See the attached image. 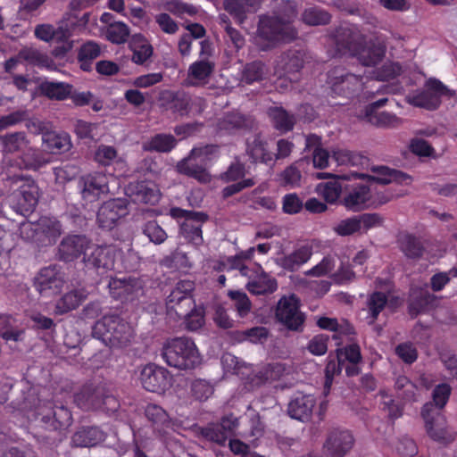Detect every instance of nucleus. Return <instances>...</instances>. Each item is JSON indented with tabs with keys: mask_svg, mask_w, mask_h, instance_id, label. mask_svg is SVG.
<instances>
[{
	"mask_svg": "<svg viewBox=\"0 0 457 457\" xmlns=\"http://www.w3.org/2000/svg\"><path fill=\"white\" fill-rule=\"evenodd\" d=\"M373 170L377 172V176L356 174L358 179L367 178L368 183L355 182L345 187L340 204L347 211L358 212L376 209L391 201L393 195L387 191H378L373 187V183L386 185L395 182L409 185L412 181L407 173L386 166L378 167Z\"/></svg>",
	"mask_w": 457,
	"mask_h": 457,
	"instance_id": "obj_1",
	"label": "nucleus"
},
{
	"mask_svg": "<svg viewBox=\"0 0 457 457\" xmlns=\"http://www.w3.org/2000/svg\"><path fill=\"white\" fill-rule=\"evenodd\" d=\"M161 356L168 366L179 370H194L202 361L194 340L187 337L166 340L162 345Z\"/></svg>",
	"mask_w": 457,
	"mask_h": 457,
	"instance_id": "obj_2",
	"label": "nucleus"
},
{
	"mask_svg": "<svg viewBox=\"0 0 457 457\" xmlns=\"http://www.w3.org/2000/svg\"><path fill=\"white\" fill-rule=\"evenodd\" d=\"M93 337L111 348L127 346L134 337L132 326L117 314L104 315L92 327Z\"/></svg>",
	"mask_w": 457,
	"mask_h": 457,
	"instance_id": "obj_3",
	"label": "nucleus"
},
{
	"mask_svg": "<svg viewBox=\"0 0 457 457\" xmlns=\"http://www.w3.org/2000/svg\"><path fill=\"white\" fill-rule=\"evenodd\" d=\"M8 197L13 209L23 216L32 213L37 205L39 189L30 176L13 175L8 177Z\"/></svg>",
	"mask_w": 457,
	"mask_h": 457,
	"instance_id": "obj_4",
	"label": "nucleus"
},
{
	"mask_svg": "<svg viewBox=\"0 0 457 457\" xmlns=\"http://www.w3.org/2000/svg\"><path fill=\"white\" fill-rule=\"evenodd\" d=\"M74 403L82 411H102L112 414L120 408L119 400L102 385H84L74 395Z\"/></svg>",
	"mask_w": 457,
	"mask_h": 457,
	"instance_id": "obj_5",
	"label": "nucleus"
},
{
	"mask_svg": "<svg viewBox=\"0 0 457 457\" xmlns=\"http://www.w3.org/2000/svg\"><path fill=\"white\" fill-rule=\"evenodd\" d=\"M88 19V12L83 13L80 17L76 14L67 13L57 28L51 24H39L36 26L35 36L45 42L62 40L83 31L86 29Z\"/></svg>",
	"mask_w": 457,
	"mask_h": 457,
	"instance_id": "obj_6",
	"label": "nucleus"
},
{
	"mask_svg": "<svg viewBox=\"0 0 457 457\" xmlns=\"http://www.w3.org/2000/svg\"><path fill=\"white\" fill-rule=\"evenodd\" d=\"M35 416L36 420L50 431L66 429L73 420L71 410L63 403L54 400H40Z\"/></svg>",
	"mask_w": 457,
	"mask_h": 457,
	"instance_id": "obj_7",
	"label": "nucleus"
},
{
	"mask_svg": "<svg viewBox=\"0 0 457 457\" xmlns=\"http://www.w3.org/2000/svg\"><path fill=\"white\" fill-rule=\"evenodd\" d=\"M163 106L171 113L180 117L200 115L206 108V102L204 98L192 97L188 93L179 91H167L162 96Z\"/></svg>",
	"mask_w": 457,
	"mask_h": 457,
	"instance_id": "obj_8",
	"label": "nucleus"
},
{
	"mask_svg": "<svg viewBox=\"0 0 457 457\" xmlns=\"http://www.w3.org/2000/svg\"><path fill=\"white\" fill-rule=\"evenodd\" d=\"M257 37L262 49L273 48L278 43L290 37L288 25L278 16L263 15L260 17Z\"/></svg>",
	"mask_w": 457,
	"mask_h": 457,
	"instance_id": "obj_9",
	"label": "nucleus"
},
{
	"mask_svg": "<svg viewBox=\"0 0 457 457\" xmlns=\"http://www.w3.org/2000/svg\"><path fill=\"white\" fill-rule=\"evenodd\" d=\"M121 251L113 245H96L83 257L85 268L94 270L98 275L116 270V261Z\"/></svg>",
	"mask_w": 457,
	"mask_h": 457,
	"instance_id": "obj_10",
	"label": "nucleus"
},
{
	"mask_svg": "<svg viewBox=\"0 0 457 457\" xmlns=\"http://www.w3.org/2000/svg\"><path fill=\"white\" fill-rule=\"evenodd\" d=\"M454 95V90L449 89L442 81L436 78H429L425 83L424 89L412 96L411 104L434 111L440 106L442 96L453 97Z\"/></svg>",
	"mask_w": 457,
	"mask_h": 457,
	"instance_id": "obj_11",
	"label": "nucleus"
},
{
	"mask_svg": "<svg viewBox=\"0 0 457 457\" xmlns=\"http://www.w3.org/2000/svg\"><path fill=\"white\" fill-rule=\"evenodd\" d=\"M431 405L428 404L421 410V417L425 422V428L428 436L435 442L447 445L456 438V432L447 424L444 413H429Z\"/></svg>",
	"mask_w": 457,
	"mask_h": 457,
	"instance_id": "obj_12",
	"label": "nucleus"
},
{
	"mask_svg": "<svg viewBox=\"0 0 457 457\" xmlns=\"http://www.w3.org/2000/svg\"><path fill=\"white\" fill-rule=\"evenodd\" d=\"M195 282L190 279L179 280L166 298V307L170 314H185L195 307L193 292Z\"/></svg>",
	"mask_w": 457,
	"mask_h": 457,
	"instance_id": "obj_13",
	"label": "nucleus"
},
{
	"mask_svg": "<svg viewBox=\"0 0 457 457\" xmlns=\"http://www.w3.org/2000/svg\"><path fill=\"white\" fill-rule=\"evenodd\" d=\"M275 315L281 324L292 331L302 330L305 320L304 314L300 311L299 299L295 295L283 296L278 301Z\"/></svg>",
	"mask_w": 457,
	"mask_h": 457,
	"instance_id": "obj_14",
	"label": "nucleus"
},
{
	"mask_svg": "<svg viewBox=\"0 0 457 457\" xmlns=\"http://www.w3.org/2000/svg\"><path fill=\"white\" fill-rule=\"evenodd\" d=\"M64 285L62 268L50 264L39 270L33 279V287L42 296L49 297L58 294Z\"/></svg>",
	"mask_w": 457,
	"mask_h": 457,
	"instance_id": "obj_15",
	"label": "nucleus"
},
{
	"mask_svg": "<svg viewBox=\"0 0 457 457\" xmlns=\"http://www.w3.org/2000/svg\"><path fill=\"white\" fill-rule=\"evenodd\" d=\"M172 376L170 371L155 363L145 364L139 376L143 388L148 392L162 394L171 384Z\"/></svg>",
	"mask_w": 457,
	"mask_h": 457,
	"instance_id": "obj_16",
	"label": "nucleus"
},
{
	"mask_svg": "<svg viewBox=\"0 0 457 457\" xmlns=\"http://www.w3.org/2000/svg\"><path fill=\"white\" fill-rule=\"evenodd\" d=\"M79 187L84 201L96 202L109 193V177L99 171L86 174L79 179Z\"/></svg>",
	"mask_w": 457,
	"mask_h": 457,
	"instance_id": "obj_17",
	"label": "nucleus"
},
{
	"mask_svg": "<svg viewBox=\"0 0 457 457\" xmlns=\"http://www.w3.org/2000/svg\"><path fill=\"white\" fill-rule=\"evenodd\" d=\"M331 91L337 96L350 98L361 87V77L346 72L343 68H335L328 73Z\"/></svg>",
	"mask_w": 457,
	"mask_h": 457,
	"instance_id": "obj_18",
	"label": "nucleus"
},
{
	"mask_svg": "<svg viewBox=\"0 0 457 457\" xmlns=\"http://www.w3.org/2000/svg\"><path fill=\"white\" fill-rule=\"evenodd\" d=\"M145 416L151 423L154 434L159 439L165 441L177 426L167 411L160 405L149 403L145 408Z\"/></svg>",
	"mask_w": 457,
	"mask_h": 457,
	"instance_id": "obj_19",
	"label": "nucleus"
},
{
	"mask_svg": "<svg viewBox=\"0 0 457 457\" xmlns=\"http://www.w3.org/2000/svg\"><path fill=\"white\" fill-rule=\"evenodd\" d=\"M354 438L348 430L334 429L329 432L323 451L327 457H344L353 446Z\"/></svg>",
	"mask_w": 457,
	"mask_h": 457,
	"instance_id": "obj_20",
	"label": "nucleus"
},
{
	"mask_svg": "<svg viewBox=\"0 0 457 457\" xmlns=\"http://www.w3.org/2000/svg\"><path fill=\"white\" fill-rule=\"evenodd\" d=\"M438 303L437 297L422 287H411L408 298V313L413 319L419 314L429 312Z\"/></svg>",
	"mask_w": 457,
	"mask_h": 457,
	"instance_id": "obj_21",
	"label": "nucleus"
},
{
	"mask_svg": "<svg viewBox=\"0 0 457 457\" xmlns=\"http://www.w3.org/2000/svg\"><path fill=\"white\" fill-rule=\"evenodd\" d=\"M90 240L84 235H68L64 237L59 246L58 255L60 260L69 262L79 258L82 254H87Z\"/></svg>",
	"mask_w": 457,
	"mask_h": 457,
	"instance_id": "obj_22",
	"label": "nucleus"
},
{
	"mask_svg": "<svg viewBox=\"0 0 457 457\" xmlns=\"http://www.w3.org/2000/svg\"><path fill=\"white\" fill-rule=\"evenodd\" d=\"M128 213L127 204L120 198L111 199L104 202L97 212L99 227L112 229L116 222Z\"/></svg>",
	"mask_w": 457,
	"mask_h": 457,
	"instance_id": "obj_23",
	"label": "nucleus"
},
{
	"mask_svg": "<svg viewBox=\"0 0 457 457\" xmlns=\"http://www.w3.org/2000/svg\"><path fill=\"white\" fill-rule=\"evenodd\" d=\"M363 37L364 36L355 29L339 27L336 29L334 35L337 54L353 56L360 44L363 41Z\"/></svg>",
	"mask_w": 457,
	"mask_h": 457,
	"instance_id": "obj_24",
	"label": "nucleus"
},
{
	"mask_svg": "<svg viewBox=\"0 0 457 457\" xmlns=\"http://www.w3.org/2000/svg\"><path fill=\"white\" fill-rule=\"evenodd\" d=\"M126 195L134 202L154 205L160 200L157 186L149 180L130 182L125 189Z\"/></svg>",
	"mask_w": 457,
	"mask_h": 457,
	"instance_id": "obj_25",
	"label": "nucleus"
},
{
	"mask_svg": "<svg viewBox=\"0 0 457 457\" xmlns=\"http://www.w3.org/2000/svg\"><path fill=\"white\" fill-rule=\"evenodd\" d=\"M108 288L113 299L123 303L135 300L142 290L138 280L130 277L123 278L112 277L108 282Z\"/></svg>",
	"mask_w": 457,
	"mask_h": 457,
	"instance_id": "obj_26",
	"label": "nucleus"
},
{
	"mask_svg": "<svg viewBox=\"0 0 457 457\" xmlns=\"http://www.w3.org/2000/svg\"><path fill=\"white\" fill-rule=\"evenodd\" d=\"M36 239L43 245H51L56 243L62 233V223L54 217H41L33 228Z\"/></svg>",
	"mask_w": 457,
	"mask_h": 457,
	"instance_id": "obj_27",
	"label": "nucleus"
},
{
	"mask_svg": "<svg viewBox=\"0 0 457 457\" xmlns=\"http://www.w3.org/2000/svg\"><path fill=\"white\" fill-rule=\"evenodd\" d=\"M386 46L377 40L366 41L365 37L353 57H356L363 66H375L385 57Z\"/></svg>",
	"mask_w": 457,
	"mask_h": 457,
	"instance_id": "obj_28",
	"label": "nucleus"
},
{
	"mask_svg": "<svg viewBox=\"0 0 457 457\" xmlns=\"http://www.w3.org/2000/svg\"><path fill=\"white\" fill-rule=\"evenodd\" d=\"M304 53L302 50L290 49L283 53L278 62V67L284 76L288 77L290 82H297L300 79V71L303 68Z\"/></svg>",
	"mask_w": 457,
	"mask_h": 457,
	"instance_id": "obj_29",
	"label": "nucleus"
},
{
	"mask_svg": "<svg viewBox=\"0 0 457 457\" xmlns=\"http://www.w3.org/2000/svg\"><path fill=\"white\" fill-rule=\"evenodd\" d=\"M246 153L254 163L271 165L275 162L274 154L268 149L267 142L259 134L247 138Z\"/></svg>",
	"mask_w": 457,
	"mask_h": 457,
	"instance_id": "obj_30",
	"label": "nucleus"
},
{
	"mask_svg": "<svg viewBox=\"0 0 457 457\" xmlns=\"http://www.w3.org/2000/svg\"><path fill=\"white\" fill-rule=\"evenodd\" d=\"M316 401L312 395H295L288 403V415L297 420L306 421L312 413Z\"/></svg>",
	"mask_w": 457,
	"mask_h": 457,
	"instance_id": "obj_31",
	"label": "nucleus"
},
{
	"mask_svg": "<svg viewBox=\"0 0 457 457\" xmlns=\"http://www.w3.org/2000/svg\"><path fill=\"white\" fill-rule=\"evenodd\" d=\"M312 255V246L305 245H302L292 253L281 257L278 264L279 267L287 271L294 272L296 271L302 265L306 263Z\"/></svg>",
	"mask_w": 457,
	"mask_h": 457,
	"instance_id": "obj_32",
	"label": "nucleus"
},
{
	"mask_svg": "<svg viewBox=\"0 0 457 457\" xmlns=\"http://www.w3.org/2000/svg\"><path fill=\"white\" fill-rule=\"evenodd\" d=\"M197 157L191 154L177 164L179 173L193 178L201 183L211 181V175L206 169L196 162Z\"/></svg>",
	"mask_w": 457,
	"mask_h": 457,
	"instance_id": "obj_33",
	"label": "nucleus"
},
{
	"mask_svg": "<svg viewBox=\"0 0 457 457\" xmlns=\"http://www.w3.org/2000/svg\"><path fill=\"white\" fill-rule=\"evenodd\" d=\"M104 440V433L97 427H82L71 437L76 447H91Z\"/></svg>",
	"mask_w": 457,
	"mask_h": 457,
	"instance_id": "obj_34",
	"label": "nucleus"
},
{
	"mask_svg": "<svg viewBox=\"0 0 457 457\" xmlns=\"http://www.w3.org/2000/svg\"><path fill=\"white\" fill-rule=\"evenodd\" d=\"M400 250L408 259L418 260L422 257L425 247L421 239L412 234L405 233L399 237Z\"/></svg>",
	"mask_w": 457,
	"mask_h": 457,
	"instance_id": "obj_35",
	"label": "nucleus"
},
{
	"mask_svg": "<svg viewBox=\"0 0 457 457\" xmlns=\"http://www.w3.org/2000/svg\"><path fill=\"white\" fill-rule=\"evenodd\" d=\"M85 289H74L64 294L55 304V312L64 314L77 309L87 298Z\"/></svg>",
	"mask_w": 457,
	"mask_h": 457,
	"instance_id": "obj_36",
	"label": "nucleus"
},
{
	"mask_svg": "<svg viewBox=\"0 0 457 457\" xmlns=\"http://www.w3.org/2000/svg\"><path fill=\"white\" fill-rule=\"evenodd\" d=\"M129 48L133 52L132 61L137 64L145 63L153 54V46L141 34H135L129 41Z\"/></svg>",
	"mask_w": 457,
	"mask_h": 457,
	"instance_id": "obj_37",
	"label": "nucleus"
},
{
	"mask_svg": "<svg viewBox=\"0 0 457 457\" xmlns=\"http://www.w3.org/2000/svg\"><path fill=\"white\" fill-rule=\"evenodd\" d=\"M452 394V387L447 383H440L435 386L432 391V401L426 403L421 410L430 404L429 413H443L445 406L447 404Z\"/></svg>",
	"mask_w": 457,
	"mask_h": 457,
	"instance_id": "obj_38",
	"label": "nucleus"
},
{
	"mask_svg": "<svg viewBox=\"0 0 457 457\" xmlns=\"http://www.w3.org/2000/svg\"><path fill=\"white\" fill-rule=\"evenodd\" d=\"M247 290L256 295L272 294L278 289V282L275 278L264 271L246 284Z\"/></svg>",
	"mask_w": 457,
	"mask_h": 457,
	"instance_id": "obj_39",
	"label": "nucleus"
},
{
	"mask_svg": "<svg viewBox=\"0 0 457 457\" xmlns=\"http://www.w3.org/2000/svg\"><path fill=\"white\" fill-rule=\"evenodd\" d=\"M42 141L45 147L52 154H62L70 149L71 140L66 133L54 131L42 132Z\"/></svg>",
	"mask_w": 457,
	"mask_h": 457,
	"instance_id": "obj_40",
	"label": "nucleus"
},
{
	"mask_svg": "<svg viewBox=\"0 0 457 457\" xmlns=\"http://www.w3.org/2000/svg\"><path fill=\"white\" fill-rule=\"evenodd\" d=\"M48 162L49 159L43 152L29 146L19 158L18 164L21 169L37 170Z\"/></svg>",
	"mask_w": 457,
	"mask_h": 457,
	"instance_id": "obj_41",
	"label": "nucleus"
},
{
	"mask_svg": "<svg viewBox=\"0 0 457 457\" xmlns=\"http://www.w3.org/2000/svg\"><path fill=\"white\" fill-rule=\"evenodd\" d=\"M101 54L99 44L94 41H87L82 44L78 53V62L83 71H91L93 62Z\"/></svg>",
	"mask_w": 457,
	"mask_h": 457,
	"instance_id": "obj_42",
	"label": "nucleus"
},
{
	"mask_svg": "<svg viewBox=\"0 0 457 457\" xmlns=\"http://www.w3.org/2000/svg\"><path fill=\"white\" fill-rule=\"evenodd\" d=\"M72 85L65 82L45 81L39 85L42 95L52 100L62 101L71 94Z\"/></svg>",
	"mask_w": 457,
	"mask_h": 457,
	"instance_id": "obj_43",
	"label": "nucleus"
},
{
	"mask_svg": "<svg viewBox=\"0 0 457 457\" xmlns=\"http://www.w3.org/2000/svg\"><path fill=\"white\" fill-rule=\"evenodd\" d=\"M246 127L245 117L239 112H227L217 121V130L222 134H233Z\"/></svg>",
	"mask_w": 457,
	"mask_h": 457,
	"instance_id": "obj_44",
	"label": "nucleus"
},
{
	"mask_svg": "<svg viewBox=\"0 0 457 457\" xmlns=\"http://www.w3.org/2000/svg\"><path fill=\"white\" fill-rule=\"evenodd\" d=\"M3 151L8 154L25 151L29 145V140L24 131L7 133L1 137Z\"/></svg>",
	"mask_w": 457,
	"mask_h": 457,
	"instance_id": "obj_45",
	"label": "nucleus"
},
{
	"mask_svg": "<svg viewBox=\"0 0 457 457\" xmlns=\"http://www.w3.org/2000/svg\"><path fill=\"white\" fill-rule=\"evenodd\" d=\"M268 114L276 129L281 132H288L294 129L295 118L283 107H271L269 109Z\"/></svg>",
	"mask_w": 457,
	"mask_h": 457,
	"instance_id": "obj_46",
	"label": "nucleus"
},
{
	"mask_svg": "<svg viewBox=\"0 0 457 457\" xmlns=\"http://www.w3.org/2000/svg\"><path fill=\"white\" fill-rule=\"evenodd\" d=\"M177 145V140L171 134L159 133L154 135L147 141L144 148L146 151L168 153Z\"/></svg>",
	"mask_w": 457,
	"mask_h": 457,
	"instance_id": "obj_47",
	"label": "nucleus"
},
{
	"mask_svg": "<svg viewBox=\"0 0 457 457\" xmlns=\"http://www.w3.org/2000/svg\"><path fill=\"white\" fill-rule=\"evenodd\" d=\"M204 222L196 220H184L180 225V235L194 245H201L204 242L202 225Z\"/></svg>",
	"mask_w": 457,
	"mask_h": 457,
	"instance_id": "obj_48",
	"label": "nucleus"
},
{
	"mask_svg": "<svg viewBox=\"0 0 457 457\" xmlns=\"http://www.w3.org/2000/svg\"><path fill=\"white\" fill-rule=\"evenodd\" d=\"M214 63L207 60L195 61L190 64L188 68V78L195 81L192 82V86H195L200 82L206 81L214 71Z\"/></svg>",
	"mask_w": 457,
	"mask_h": 457,
	"instance_id": "obj_49",
	"label": "nucleus"
},
{
	"mask_svg": "<svg viewBox=\"0 0 457 457\" xmlns=\"http://www.w3.org/2000/svg\"><path fill=\"white\" fill-rule=\"evenodd\" d=\"M178 318H183L186 328L190 331L200 329L205 323V311L203 306H196L188 310L185 314H177Z\"/></svg>",
	"mask_w": 457,
	"mask_h": 457,
	"instance_id": "obj_50",
	"label": "nucleus"
},
{
	"mask_svg": "<svg viewBox=\"0 0 457 457\" xmlns=\"http://www.w3.org/2000/svg\"><path fill=\"white\" fill-rule=\"evenodd\" d=\"M344 188L338 180H331L321 183L317 187V192L328 204H335L343 197Z\"/></svg>",
	"mask_w": 457,
	"mask_h": 457,
	"instance_id": "obj_51",
	"label": "nucleus"
},
{
	"mask_svg": "<svg viewBox=\"0 0 457 457\" xmlns=\"http://www.w3.org/2000/svg\"><path fill=\"white\" fill-rule=\"evenodd\" d=\"M18 58L27 62L29 64L37 66L39 68L49 67L52 60L47 54L32 47H25L18 54Z\"/></svg>",
	"mask_w": 457,
	"mask_h": 457,
	"instance_id": "obj_52",
	"label": "nucleus"
},
{
	"mask_svg": "<svg viewBox=\"0 0 457 457\" xmlns=\"http://www.w3.org/2000/svg\"><path fill=\"white\" fill-rule=\"evenodd\" d=\"M265 74V64L261 61H254L245 65L242 71V81L250 85L262 80Z\"/></svg>",
	"mask_w": 457,
	"mask_h": 457,
	"instance_id": "obj_53",
	"label": "nucleus"
},
{
	"mask_svg": "<svg viewBox=\"0 0 457 457\" xmlns=\"http://www.w3.org/2000/svg\"><path fill=\"white\" fill-rule=\"evenodd\" d=\"M302 20L312 26L326 25L330 22L331 15L321 8L310 7L303 12Z\"/></svg>",
	"mask_w": 457,
	"mask_h": 457,
	"instance_id": "obj_54",
	"label": "nucleus"
},
{
	"mask_svg": "<svg viewBox=\"0 0 457 457\" xmlns=\"http://www.w3.org/2000/svg\"><path fill=\"white\" fill-rule=\"evenodd\" d=\"M387 302V295L383 292L375 291L369 295L367 305L372 322L378 320V315L385 309Z\"/></svg>",
	"mask_w": 457,
	"mask_h": 457,
	"instance_id": "obj_55",
	"label": "nucleus"
},
{
	"mask_svg": "<svg viewBox=\"0 0 457 457\" xmlns=\"http://www.w3.org/2000/svg\"><path fill=\"white\" fill-rule=\"evenodd\" d=\"M228 295L233 301L234 308L240 318L245 317L250 312L252 303L245 292L230 290Z\"/></svg>",
	"mask_w": 457,
	"mask_h": 457,
	"instance_id": "obj_56",
	"label": "nucleus"
},
{
	"mask_svg": "<svg viewBox=\"0 0 457 457\" xmlns=\"http://www.w3.org/2000/svg\"><path fill=\"white\" fill-rule=\"evenodd\" d=\"M129 36V27L120 21L111 23L106 29V38L113 44H123Z\"/></svg>",
	"mask_w": 457,
	"mask_h": 457,
	"instance_id": "obj_57",
	"label": "nucleus"
},
{
	"mask_svg": "<svg viewBox=\"0 0 457 457\" xmlns=\"http://www.w3.org/2000/svg\"><path fill=\"white\" fill-rule=\"evenodd\" d=\"M402 72L398 62H386L374 71V78L379 81H388L396 79Z\"/></svg>",
	"mask_w": 457,
	"mask_h": 457,
	"instance_id": "obj_58",
	"label": "nucleus"
},
{
	"mask_svg": "<svg viewBox=\"0 0 457 457\" xmlns=\"http://www.w3.org/2000/svg\"><path fill=\"white\" fill-rule=\"evenodd\" d=\"M234 336L239 342L248 340L252 343H258L268 337V329L264 327H253L243 331H236Z\"/></svg>",
	"mask_w": 457,
	"mask_h": 457,
	"instance_id": "obj_59",
	"label": "nucleus"
},
{
	"mask_svg": "<svg viewBox=\"0 0 457 457\" xmlns=\"http://www.w3.org/2000/svg\"><path fill=\"white\" fill-rule=\"evenodd\" d=\"M165 9L170 13L182 18L184 14L195 16L198 9L192 4L182 2L181 0H171L166 3Z\"/></svg>",
	"mask_w": 457,
	"mask_h": 457,
	"instance_id": "obj_60",
	"label": "nucleus"
},
{
	"mask_svg": "<svg viewBox=\"0 0 457 457\" xmlns=\"http://www.w3.org/2000/svg\"><path fill=\"white\" fill-rule=\"evenodd\" d=\"M25 331L23 329L13 328L9 322V318H4L0 321V337L6 342H20L24 339Z\"/></svg>",
	"mask_w": 457,
	"mask_h": 457,
	"instance_id": "obj_61",
	"label": "nucleus"
},
{
	"mask_svg": "<svg viewBox=\"0 0 457 457\" xmlns=\"http://www.w3.org/2000/svg\"><path fill=\"white\" fill-rule=\"evenodd\" d=\"M143 233L156 245L163 243L167 238L166 232L156 220L147 221L143 227Z\"/></svg>",
	"mask_w": 457,
	"mask_h": 457,
	"instance_id": "obj_62",
	"label": "nucleus"
},
{
	"mask_svg": "<svg viewBox=\"0 0 457 457\" xmlns=\"http://www.w3.org/2000/svg\"><path fill=\"white\" fill-rule=\"evenodd\" d=\"M303 208V202L296 193L286 194L282 198V211L286 214H298Z\"/></svg>",
	"mask_w": 457,
	"mask_h": 457,
	"instance_id": "obj_63",
	"label": "nucleus"
},
{
	"mask_svg": "<svg viewBox=\"0 0 457 457\" xmlns=\"http://www.w3.org/2000/svg\"><path fill=\"white\" fill-rule=\"evenodd\" d=\"M224 9L235 19L236 22L242 24L246 19L245 5L243 0H224Z\"/></svg>",
	"mask_w": 457,
	"mask_h": 457,
	"instance_id": "obj_64",
	"label": "nucleus"
}]
</instances>
